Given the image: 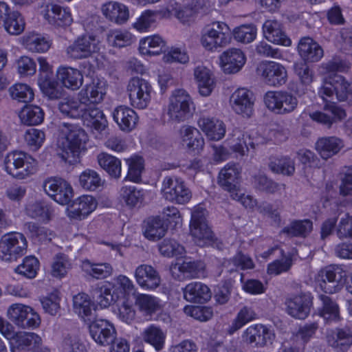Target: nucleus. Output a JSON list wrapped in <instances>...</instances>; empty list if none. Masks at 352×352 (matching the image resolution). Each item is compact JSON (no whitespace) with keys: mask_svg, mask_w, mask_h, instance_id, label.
<instances>
[{"mask_svg":"<svg viewBox=\"0 0 352 352\" xmlns=\"http://www.w3.org/2000/svg\"><path fill=\"white\" fill-rule=\"evenodd\" d=\"M298 52L303 62L316 63L319 61L324 55L322 47L312 38H302L298 45Z\"/></svg>","mask_w":352,"mask_h":352,"instance_id":"22","label":"nucleus"},{"mask_svg":"<svg viewBox=\"0 0 352 352\" xmlns=\"http://www.w3.org/2000/svg\"><path fill=\"white\" fill-rule=\"evenodd\" d=\"M89 103L100 104L106 94V81L103 78L91 76L89 83Z\"/></svg>","mask_w":352,"mask_h":352,"instance_id":"55","label":"nucleus"},{"mask_svg":"<svg viewBox=\"0 0 352 352\" xmlns=\"http://www.w3.org/2000/svg\"><path fill=\"white\" fill-rule=\"evenodd\" d=\"M23 44L32 52L43 53L50 49L52 43L41 34L32 32L23 37Z\"/></svg>","mask_w":352,"mask_h":352,"instance_id":"48","label":"nucleus"},{"mask_svg":"<svg viewBox=\"0 0 352 352\" xmlns=\"http://www.w3.org/2000/svg\"><path fill=\"white\" fill-rule=\"evenodd\" d=\"M113 118L122 131H131L136 126L138 116L131 108L120 105L113 111Z\"/></svg>","mask_w":352,"mask_h":352,"instance_id":"27","label":"nucleus"},{"mask_svg":"<svg viewBox=\"0 0 352 352\" xmlns=\"http://www.w3.org/2000/svg\"><path fill=\"white\" fill-rule=\"evenodd\" d=\"M45 193L60 205H69L68 216L72 219H85L88 217V195H83L72 201L74 190L66 180L60 177L47 178L43 183Z\"/></svg>","mask_w":352,"mask_h":352,"instance_id":"1","label":"nucleus"},{"mask_svg":"<svg viewBox=\"0 0 352 352\" xmlns=\"http://www.w3.org/2000/svg\"><path fill=\"white\" fill-rule=\"evenodd\" d=\"M219 60L223 71L230 74L239 72L245 65L246 58L240 49L230 48L220 55Z\"/></svg>","mask_w":352,"mask_h":352,"instance_id":"20","label":"nucleus"},{"mask_svg":"<svg viewBox=\"0 0 352 352\" xmlns=\"http://www.w3.org/2000/svg\"><path fill=\"white\" fill-rule=\"evenodd\" d=\"M102 47L100 34H89V70L100 68L103 65L104 56L100 53Z\"/></svg>","mask_w":352,"mask_h":352,"instance_id":"43","label":"nucleus"},{"mask_svg":"<svg viewBox=\"0 0 352 352\" xmlns=\"http://www.w3.org/2000/svg\"><path fill=\"white\" fill-rule=\"evenodd\" d=\"M10 91L12 98L20 102H30L34 97V93L32 88L24 83L15 84L10 87Z\"/></svg>","mask_w":352,"mask_h":352,"instance_id":"58","label":"nucleus"},{"mask_svg":"<svg viewBox=\"0 0 352 352\" xmlns=\"http://www.w3.org/2000/svg\"><path fill=\"white\" fill-rule=\"evenodd\" d=\"M178 269L187 278H198L204 276L205 265L201 261H184Z\"/></svg>","mask_w":352,"mask_h":352,"instance_id":"59","label":"nucleus"},{"mask_svg":"<svg viewBox=\"0 0 352 352\" xmlns=\"http://www.w3.org/2000/svg\"><path fill=\"white\" fill-rule=\"evenodd\" d=\"M346 272L338 265H329L321 268L315 276L318 287L327 294H335L343 287Z\"/></svg>","mask_w":352,"mask_h":352,"instance_id":"4","label":"nucleus"},{"mask_svg":"<svg viewBox=\"0 0 352 352\" xmlns=\"http://www.w3.org/2000/svg\"><path fill=\"white\" fill-rule=\"evenodd\" d=\"M264 36L269 41L285 46L291 45V40L281 29L280 24L276 21L268 20L263 25Z\"/></svg>","mask_w":352,"mask_h":352,"instance_id":"32","label":"nucleus"},{"mask_svg":"<svg viewBox=\"0 0 352 352\" xmlns=\"http://www.w3.org/2000/svg\"><path fill=\"white\" fill-rule=\"evenodd\" d=\"M319 96L324 100H328L335 94L338 101H345L349 94H352L349 82L340 75H334L324 82L318 91Z\"/></svg>","mask_w":352,"mask_h":352,"instance_id":"13","label":"nucleus"},{"mask_svg":"<svg viewBox=\"0 0 352 352\" xmlns=\"http://www.w3.org/2000/svg\"><path fill=\"white\" fill-rule=\"evenodd\" d=\"M193 104L190 96L186 90L175 89L169 98L167 108L169 120L176 123L185 121L190 116Z\"/></svg>","mask_w":352,"mask_h":352,"instance_id":"6","label":"nucleus"},{"mask_svg":"<svg viewBox=\"0 0 352 352\" xmlns=\"http://www.w3.org/2000/svg\"><path fill=\"white\" fill-rule=\"evenodd\" d=\"M197 124L207 137L212 140L222 139L226 133L224 123L213 118L201 116L197 120Z\"/></svg>","mask_w":352,"mask_h":352,"instance_id":"29","label":"nucleus"},{"mask_svg":"<svg viewBox=\"0 0 352 352\" xmlns=\"http://www.w3.org/2000/svg\"><path fill=\"white\" fill-rule=\"evenodd\" d=\"M120 197L129 207H135L144 199V192L133 185L122 186L120 190Z\"/></svg>","mask_w":352,"mask_h":352,"instance_id":"54","label":"nucleus"},{"mask_svg":"<svg viewBox=\"0 0 352 352\" xmlns=\"http://www.w3.org/2000/svg\"><path fill=\"white\" fill-rule=\"evenodd\" d=\"M180 133L182 141L189 149L197 152L202 150L204 139L198 129L190 126H184L181 129Z\"/></svg>","mask_w":352,"mask_h":352,"instance_id":"39","label":"nucleus"},{"mask_svg":"<svg viewBox=\"0 0 352 352\" xmlns=\"http://www.w3.org/2000/svg\"><path fill=\"white\" fill-rule=\"evenodd\" d=\"M286 311L292 317L304 320L310 313L312 296L310 294L302 293L289 297L285 300Z\"/></svg>","mask_w":352,"mask_h":352,"instance_id":"18","label":"nucleus"},{"mask_svg":"<svg viewBox=\"0 0 352 352\" xmlns=\"http://www.w3.org/2000/svg\"><path fill=\"white\" fill-rule=\"evenodd\" d=\"M241 173L239 164L229 163L220 170L218 183L224 190L233 193L239 183Z\"/></svg>","mask_w":352,"mask_h":352,"instance_id":"21","label":"nucleus"},{"mask_svg":"<svg viewBox=\"0 0 352 352\" xmlns=\"http://www.w3.org/2000/svg\"><path fill=\"white\" fill-rule=\"evenodd\" d=\"M145 237L151 241H157L162 239L167 231V225L160 217H152L145 221Z\"/></svg>","mask_w":352,"mask_h":352,"instance_id":"41","label":"nucleus"},{"mask_svg":"<svg viewBox=\"0 0 352 352\" xmlns=\"http://www.w3.org/2000/svg\"><path fill=\"white\" fill-rule=\"evenodd\" d=\"M152 90L151 84L145 79L132 78L126 87L131 104L137 109L146 108L151 99Z\"/></svg>","mask_w":352,"mask_h":352,"instance_id":"12","label":"nucleus"},{"mask_svg":"<svg viewBox=\"0 0 352 352\" xmlns=\"http://www.w3.org/2000/svg\"><path fill=\"white\" fill-rule=\"evenodd\" d=\"M67 54L73 59L88 57V40L85 35L78 37L67 48Z\"/></svg>","mask_w":352,"mask_h":352,"instance_id":"57","label":"nucleus"},{"mask_svg":"<svg viewBox=\"0 0 352 352\" xmlns=\"http://www.w3.org/2000/svg\"><path fill=\"white\" fill-rule=\"evenodd\" d=\"M194 75L200 95L204 97L210 96L215 85L211 72L204 66H198L195 69Z\"/></svg>","mask_w":352,"mask_h":352,"instance_id":"34","label":"nucleus"},{"mask_svg":"<svg viewBox=\"0 0 352 352\" xmlns=\"http://www.w3.org/2000/svg\"><path fill=\"white\" fill-rule=\"evenodd\" d=\"M28 241L23 234L11 232L0 239V259L12 262L22 257L26 252Z\"/></svg>","mask_w":352,"mask_h":352,"instance_id":"5","label":"nucleus"},{"mask_svg":"<svg viewBox=\"0 0 352 352\" xmlns=\"http://www.w3.org/2000/svg\"><path fill=\"white\" fill-rule=\"evenodd\" d=\"M275 338L272 330L262 324H252L243 332L242 339L244 342L256 347H264L272 344Z\"/></svg>","mask_w":352,"mask_h":352,"instance_id":"17","label":"nucleus"},{"mask_svg":"<svg viewBox=\"0 0 352 352\" xmlns=\"http://www.w3.org/2000/svg\"><path fill=\"white\" fill-rule=\"evenodd\" d=\"M60 111L72 118L85 117L88 111V84L79 92L78 97H67L58 105Z\"/></svg>","mask_w":352,"mask_h":352,"instance_id":"14","label":"nucleus"},{"mask_svg":"<svg viewBox=\"0 0 352 352\" xmlns=\"http://www.w3.org/2000/svg\"><path fill=\"white\" fill-rule=\"evenodd\" d=\"M254 100V94L245 88H239L234 91L230 100L234 111L247 118H250L253 113Z\"/></svg>","mask_w":352,"mask_h":352,"instance_id":"19","label":"nucleus"},{"mask_svg":"<svg viewBox=\"0 0 352 352\" xmlns=\"http://www.w3.org/2000/svg\"><path fill=\"white\" fill-rule=\"evenodd\" d=\"M0 333L7 340H12L15 347L19 350L31 351L33 348L41 344V338L34 333L15 332L14 328L10 322L0 316Z\"/></svg>","mask_w":352,"mask_h":352,"instance_id":"9","label":"nucleus"},{"mask_svg":"<svg viewBox=\"0 0 352 352\" xmlns=\"http://www.w3.org/2000/svg\"><path fill=\"white\" fill-rule=\"evenodd\" d=\"M100 166L111 177L118 179L121 176V160L116 157L106 153H100L97 156Z\"/></svg>","mask_w":352,"mask_h":352,"instance_id":"40","label":"nucleus"},{"mask_svg":"<svg viewBox=\"0 0 352 352\" xmlns=\"http://www.w3.org/2000/svg\"><path fill=\"white\" fill-rule=\"evenodd\" d=\"M40 263L34 256H27L22 263L15 268V272L28 278L36 277L39 270Z\"/></svg>","mask_w":352,"mask_h":352,"instance_id":"52","label":"nucleus"},{"mask_svg":"<svg viewBox=\"0 0 352 352\" xmlns=\"http://www.w3.org/2000/svg\"><path fill=\"white\" fill-rule=\"evenodd\" d=\"M135 278L140 287L150 289L157 288L161 282L157 270L151 265L146 264L140 265L135 269Z\"/></svg>","mask_w":352,"mask_h":352,"instance_id":"26","label":"nucleus"},{"mask_svg":"<svg viewBox=\"0 0 352 352\" xmlns=\"http://www.w3.org/2000/svg\"><path fill=\"white\" fill-rule=\"evenodd\" d=\"M98 104L89 103V136L101 140L106 133L108 122Z\"/></svg>","mask_w":352,"mask_h":352,"instance_id":"23","label":"nucleus"},{"mask_svg":"<svg viewBox=\"0 0 352 352\" xmlns=\"http://www.w3.org/2000/svg\"><path fill=\"white\" fill-rule=\"evenodd\" d=\"M25 210L29 217L43 223L49 222L54 213L52 206L44 201H36L28 204Z\"/></svg>","mask_w":352,"mask_h":352,"instance_id":"33","label":"nucleus"},{"mask_svg":"<svg viewBox=\"0 0 352 352\" xmlns=\"http://www.w3.org/2000/svg\"><path fill=\"white\" fill-rule=\"evenodd\" d=\"M344 146L343 140L336 136L320 138L315 144L316 151L325 160L337 155Z\"/></svg>","mask_w":352,"mask_h":352,"instance_id":"24","label":"nucleus"},{"mask_svg":"<svg viewBox=\"0 0 352 352\" xmlns=\"http://www.w3.org/2000/svg\"><path fill=\"white\" fill-rule=\"evenodd\" d=\"M24 138L30 149L37 151L42 146L45 140V134L41 130L32 128L26 131Z\"/></svg>","mask_w":352,"mask_h":352,"instance_id":"64","label":"nucleus"},{"mask_svg":"<svg viewBox=\"0 0 352 352\" xmlns=\"http://www.w3.org/2000/svg\"><path fill=\"white\" fill-rule=\"evenodd\" d=\"M91 294L93 303L99 305L102 308L109 307L114 301L111 289L105 284L93 288Z\"/></svg>","mask_w":352,"mask_h":352,"instance_id":"53","label":"nucleus"},{"mask_svg":"<svg viewBox=\"0 0 352 352\" xmlns=\"http://www.w3.org/2000/svg\"><path fill=\"white\" fill-rule=\"evenodd\" d=\"M182 290L184 299L193 303H205L212 297L210 289L201 282H191Z\"/></svg>","mask_w":352,"mask_h":352,"instance_id":"25","label":"nucleus"},{"mask_svg":"<svg viewBox=\"0 0 352 352\" xmlns=\"http://www.w3.org/2000/svg\"><path fill=\"white\" fill-rule=\"evenodd\" d=\"M329 346L339 352H345L352 345V332L349 329H337L327 337Z\"/></svg>","mask_w":352,"mask_h":352,"instance_id":"36","label":"nucleus"},{"mask_svg":"<svg viewBox=\"0 0 352 352\" xmlns=\"http://www.w3.org/2000/svg\"><path fill=\"white\" fill-rule=\"evenodd\" d=\"M264 103L272 112L285 115L294 111L298 100L292 93L287 91H270L264 96Z\"/></svg>","mask_w":352,"mask_h":352,"instance_id":"7","label":"nucleus"},{"mask_svg":"<svg viewBox=\"0 0 352 352\" xmlns=\"http://www.w3.org/2000/svg\"><path fill=\"white\" fill-rule=\"evenodd\" d=\"M230 38V30L228 25L217 21L203 30L200 41L206 50L213 51L227 45Z\"/></svg>","mask_w":352,"mask_h":352,"instance_id":"8","label":"nucleus"},{"mask_svg":"<svg viewBox=\"0 0 352 352\" xmlns=\"http://www.w3.org/2000/svg\"><path fill=\"white\" fill-rule=\"evenodd\" d=\"M160 253L166 257L182 256L184 252V247L175 240L170 239H164L159 245Z\"/></svg>","mask_w":352,"mask_h":352,"instance_id":"62","label":"nucleus"},{"mask_svg":"<svg viewBox=\"0 0 352 352\" xmlns=\"http://www.w3.org/2000/svg\"><path fill=\"white\" fill-rule=\"evenodd\" d=\"M8 317L15 325L22 329H34L41 323L40 316L33 308L20 303L9 307Z\"/></svg>","mask_w":352,"mask_h":352,"instance_id":"11","label":"nucleus"},{"mask_svg":"<svg viewBox=\"0 0 352 352\" xmlns=\"http://www.w3.org/2000/svg\"><path fill=\"white\" fill-rule=\"evenodd\" d=\"M57 78L63 87L71 90L78 89L83 82L81 72L72 67H59L57 70Z\"/></svg>","mask_w":352,"mask_h":352,"instance_id":"28","label":"nucleus"},{"mask_svg":"<svg viewBox=\"0 0 352 352\" xmlns=\"http://www.w3.org/2000/svg\"><path fill=\"white\" fill-rule=\"evenodd\" d=\"M89 335L100 346H109L117 336L116 330L109 321L96 318L89 322Z\"/></svg>","mask_w":352,"mask_h":352,"instance_id":"16","label":"nucleus"},{"mask_svg":"<svg viewBox=\"0 0 352 352\" xmlns=\"http://www.w3.org/2000/svg\"><path fill=\"white\" fill-rule=\"evenodd\" d=\"M19 118L21 122L25 125H38L44 120V112L38 106L26 105L20 111Z\"/></svg>","mask_w":352,"mask_h":352,"instance_id":"47","label":"nucleus"},{"mask_svg":"<svg viewBox=\"0 0 352 352\" xmlns=\"http://www.w3.org/2000/svg\"><path fill=\"white\" fill-rule=\"evenodd\" d=\"M165 41L159 36L155 35L142 39L139 51L144 55H157L165 52Z\"/></svg>","mask_w":352,"mask_h":352,"instance_id":"42","label":"nucleus"},{"mask_svg":"<svg viewBox=\"0 0 352 352\" xmlns=\"http://www.w3.org/2000/svg\"><path fill=\"white\" fill-rule=\"evenodd\" d=\"M256 314L252 308L245 306L238 312L236 318L230 325L228 333L230 335L241 329L247 323L255 320Z\"/></svg>","mask_w":352,"mask_h":352,"instance_id":"50","label":"nucleus"},{"mask_svg":"<svg viewBox=\"0 0 352 352\" xmlns=\"http://www.w3.org/2000/svg\"><path fill=\"white\" fill-rule=\"evenodd\" d=\"M249 147L254 148V142L251 136L239 129L234 130L230 139L231 149L240 155L244 156L249 151Z\"/></svg>","mask_w":352,"mask_h":352,"instance_id":"38","label":"nucleus"},{"mask_svg":"<svg viewBox=\"0 0 352 352\" xmlns=\"http://www.w3.org/2000/svg\"><path fill=\"white\" fill-rule=\"evenodd\" d=\"M319 298L322 302V308L320 312L321 317L327 322L338 321L340 319V311L338 304L329 296L321 294Z\"/></svg>","mask_w":352,"mask_h":352,"instance_id":"49","label":"nucleus"},{"mask_svg":"<svg viewBox=\"0 0 352 352\" xmlns=\"http://www.w3.org/2000/svg\"><path fill=\"white\" fill-rule=\"evenodd\" d=\"M312 228L313 223L309 219L294 220L285 226L282 232L289 237H305Z\"/></svg>","mask_w":352,"mask_h":352,"instance_id":"44","label":"nucleus"},{"mask_svg":"<svg viewBox=\"0 0 352 352\" xmlns=\"http://www.w3.org/2000/svg\"><path fill=\"white\" fill-rule=\"evenodd\" d=\"M102 12L107 19L120 25L126 23L129 18L128 8L117 1H109L104 4Z\"/></svg>","mask_w":352,"mask_h":352,"instance_id":"30","label":"nucleus"},{"mask_svg":"<svg viewBox=\"0 0 352 352\" xmlns=\"http://www.w3.org/2000/svg\"><path fill=\"white\" fill-rule=\"evenodd\" d=\"M126 162L129 166L126 179L134 182H139L144 169V160L142 157L135 155L126 159Z\"/></svg>","mask_w":352,"mask_h":352,"instance_id":"60","label":"nucleus"},{"mask_svg":"<svg viewBox=\"0 0 352 352\" xmlns=\"http://www.w3.org/2000/svg\"><path fill=\"white\" fill-rule=\"evenodd\" d=\"M294 70L302 85L309 86L311 84L314 78V72L306 62L296 63Z\"/></svg>","mask_w":352,"mask_h":352,"instance_id":"63","label":"nucleus"},{"mask_svg":"<svg viewBox=\"0 0 352 352\" xmlns=\"http://www.w3.org/2000/svg\"><path fill=\"white\" fill-rule=\"evenodd\" d=\"M257 74L265 84L273 87L285 84L287 78L285 67L274 61L261 62L257 67Z\"/></svg>","mask_w":352,"mask_h":352,"instance_id":"15","label":"nucleus"},{"mask_svg":"<svg viewBox=\"0 0 352 352\" xmlns=\"http://www.w3.org/2000/svg\"><path fill=\"white\" fill-rule=\"evenodd\" d=\"M135 38L127 31H113L108 34L107 41L110 45L124 47L131 45Z\"/></svg>","mask_w":352,"mask_h":352,"instance_id":"61","label":"nucleus"},{"mask_svg":"<svg viewBox=\"0 0 352 352\" xmlns=\"http://www.w3.org/2000/svg\"><path fill=\"white\" fill-rule=\"evenodd\" d=\"M324 109L331 113L332 116L327 115L321 111H315L310 114V118L320 124L330 128L332 124L336 122V118L342 119L345 116V112L337 107L334 102L327 103Z\"/></svg>","mask_w":352,"mask_h":352,"instance_id":"35","label":"nucleus"},{"mask_svg":"<svg viewBox=\"0 0 352 352\" xmlns=\"http://www.w3.org/2000/svg\"><path fill=\"white\" fill-rule=\"evenodd\" d=\"M45 17L51 25L63 28L69 26L73 21L69 8L58 4H52L50 12L46 13Z\"/></svg>","mask_w":352,"mask_h":352,"instance_id":"31","label":"nucleus"},{"mask_svg":"<svg viewBox=\"0 0 352 352\" xmlns=\"http://www.w3.org/2000/svg\"><path fill=\"white\" fill-rule=\"evenodd\" d=\"M161 192L167 201L176 204H186L192 198V192L180 178L166 177L162 182Z\"/></svg>","mask_w":352,"mask_h":352,"instance_id":"10","label":"nucleus"},{"mask_svg":"<svg viewBox=\"0 0 352 352\" xmlns=\"http://www.w3.org/2000/svg\"><path fill=\"white\" fill-rule=\"evenodd\" d=\"M4 169L6 173L17 179H23L36 171L37 161L30 155L14 151L4 158Z\"/></svg>","mask_w":352,"mask_h":352,"instance_id":"2","label":"nucleus"},{"mask_svg":"<svg viewBox=\"0 0 352 352\" xmlns=\"http://www.w3.org/2000/svg\"><path fill=\"white\" fill-rule=\"evenodd\" d=\"M67 132L63 142V158L69 164L80 162V154L85 148L87 135L80 126L75 124L67 126Z\"/></svg>","mask_w":352,"mask_h":352,"instance_id":"3","label":"nucleus"},{"mask_svg":"<svg viewBox=\"0 0 352 352\" xmlns=\"http://www.w3.org/2000/svg\"><path fill=\"white\" fill-rule=\"evenodd\" d=\"M270 170L276 174L292 176L295 173L294 161L287 156L274 157L268 164Z\"/></svg>","mask_w":352,"mask_h":352,"instance_id":"46","label":"nucleus"},{"mask_svg":"<svg viewBox=\"0 0 352 352\" xmlns=\"http://www.w3.org/2000/svg\"><path fill=\"white\" fill-rule=\"evenodd\" d=\"M252 184L256 190L269 194L280 193L286 188L285 184L277 183L263 173L253 176Z\"/></svg>","mask_w":352,"mask_h":352,"instance_id":"37","label":"nucleus"},{"mask_svg":"<svg viewBox=\"0 0 352 352\" xmlns=\"http://www.w3.org/2000/svg\"><path fill=\"white\" fill-rule=\"evenodd\" d=\"M38 86L43 94L50 99L60 98L62 92L60 89L58 81L54 78V76L45 77H38Z\"/></svg>","mask_w":352,"mask_h":352,"instance_id":"51","label":"nucleus"},{"mask_svg":"<svg viewBox=\"0 0 352 352\" xmlns=\"http://www.w3.org/2000/svg\"><path fill=\"white\" fill-rule=\"evenodd\" d=\"M143 340L151 344L157 351H161L164 346L166 333L158 327L151 325L142 333Z\"/></svg>","mask_w":352,"mask_h":352,"instance_id":"45","label":"nucleus"},{"mask_svg":"<svg viewBox=\"0 0 352 352\" xmlns=\"http://www.w3.org/2000/svg\"><path fill=\"white\" fill-rule=\"evenodd\" d=\"M190 228L191 235L198 245L204 246L212 240L213 233L208 223L190 225Z\"/></svg>","mask_w":352,"mask_h":352,"instance_id":"56","label":"nucleus"}]
</instances>
